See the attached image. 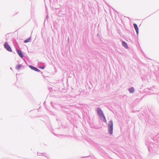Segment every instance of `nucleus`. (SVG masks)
Instances as JSON below:
<instances>
[{
    "instance_id": "f257e3e1",
    "label": "nucleus",
    "mask_w": 159,
    "mask_h": 159,
    "mask_svg": "<svg viewBox=\"0 0 159 159\" xmlns=\"http://www.w3.org/2000/svg\"><path fill=\"white\" fill-rule=\"evenodd\" d=\"M145 144L147 146L150 154L156 152V149L158 148V145L157 144L147 140L145 142Z\"/></svg>"
},
{
    "instance_id": "f03ea898",
    "label": "nucleus",
    "mask_w": 159,
    "mask_h": 159,
    "mask_svg": "<svg viewBox=\"0 0 159 159\" xmlns=\"http://www.w3.org/2000/svg\"><path fill=\"white\" fill-rule=\"evenodd\" d=\"M97 114L100 119L105 123L107 122V120L103 112L102 109L98 107L97 108Z\"/></svg>"
},
{
    "instance_id": "7ed1b4c3",
    "label": "nucleus",
    "mask_w": 159,
    "mask_h": 159,
    "mask_svg": "<svg viewBox=\"0 0 159 159\" xmlns=\"http://www.w3.org/2000/svg\"><path fill=\"white\" fill-rule=\"evenodd\" d=\"M113 124L112 120H110L108 122V130L109 134L112 135L113 133Z\"/></svg>"
},
{
    "instance_id": "20e7f679",
    "label": "nucleus",
    "mask_w": 159,
    "mask_h": 159,
    "mask_svg": "<svg viewBox=\"0 0 159 159\" xmlns=\"http://www.w3.org/2000/svg\"><path fill=\"white\" fill-rule=\"evenodd\" d=\"M4 48L8 52H11L12 51L10 45L8 44V42L6 41L4 43Z\"/></svg>"
},
{
    "instance_id": "39448f33",
    "label": "nucleus",
    "mask_w": 159,
    "mask_h": 159,
    "mask_svg": "<svg viewBox=\"0 0 159 159\" xmlns=\"http://www.w3.org/2000/svg\"><path fill=\"white\" fill-rule=\"evenodd\" d=\"M155 121V117L153 116H148V123L153 125Z\"/></svg>"
},
{
    "instance_id": "423d86ee",
    "label": "nucleus",
    "mask_w": 159,
    "mask_h": 159,
    "mask_svg": "<svg viewBox=\"0 0 159 159\" xmlns=\"http://www.w3.org/2000/svg\"><path fill=\"white\" fill-rule=\"evenodd\" d=\"M46 125L47 127H48V129L54 135H56V134H55L54 131V130L52 129V125L50 124V122H48L47 124Z\"/></svg>"
},
{
    "instance_id": "0eeeda50",
    "label": "nucleus",
    "mask_w": 159,
    "mask_h": 159,
    "mask_svg": "<svg viewBox=\"0 0 159 159\" xmlns=\"http://www.w3.org/2000/svg\"><path fill=\"white\" fill-rule=\"evenodd\" d=\"M16 50L19 56L21 58H22L25 56V55L24 54L22 51L21 50H19L17 48H16Z\"/></svg>"
},
{
    "instance_id": "6e6552de",
    "label": "nucleus",
    "mask_w": 159,
    "mask_h": 159,
    "mask_svg": "<svg viewBox=\"0 0 159 159\" xmlns=\"http://www.w3.org/2000/svg\"><path fill=\"white\" fill-rule=\"evenodd\" d=\"M29 66L31 70H34L35 71L38 72H41V73H43V72H42L41 71L39 70L35 66H34L31 65H29Z\"/></svg>"
},
{
    "instance_id": "1a4fd4ad",
    "label": "nucleus",
    "mask_w": 159,
    "mask_h": 159,
    "mask_svg": "<svg viewBox=\"0 0 159 159\" xmlns=\"http://www.w3.org/2000/svg\"><path fill=\"white\" fill-rule=\"evenodd\" d=\"M133 26L136 30L137 35L138 36L139 34V29L136 23L133 24Z\"/></svg>"
},
{
    "instance_id": "9d476101",
    "label": "nucleus",
    "mask_w": 159,
    "mask_h": 159,
    "mask_svg": "<svg viewBox=\"0 0 159 159\" xmlns=\"http://www.w3.org/2000/svg\"><path fill=\"white\" fill-rule=\"evenodd\" d=\"M40 154H42V156L45 157V159H49V158L48 157V155L46 153L43 152V153H40L39 152H37V155L38 156H40Z\"/></svg>"
},
{
    "instance_id": "9b49d317",
    "label": "nucleus",
    "mask_w": 159,
    "mask_h": 159,
    "mask_svg": "<svg viewBox=\"0 0 159 159\" xmlns=\"http://www.w3.org/2000/svg\"><path fill=\"white\" fill-rule=\"evenodd\" d=\"M155 127V129L154 130L157 134H159V125H154Z\"/></svg>"
},
{
    "instance_id": "f8f14e48",
    "label": "nucleus",
    "mask_w": 159,
    "mask_h": 159,
    "mask_svg": "<svg viewBox=\"0 0 159 159\" xmlns=\"http://www.w3.org/2000/svg\"><path fill=\"white\" fill-rule=\"evenodd\" d=\"M122 44L123 47H124L125 49H128L129 47L127 43L124 41H122Z\"/></svg>"
},
{
    "instance_id": "ddd939ff",
    "label": "nucleus",
    "mask_w": 159,
    "mask_h": 159,
    "mask_svg": "<svg viewBox=\"0 0 159 159\" xmlns=\"http://www.w3.org/2000/svg\"><path fill=\"white\" fill-rule=\"evenodd\" d=\"M13 44L16 49V48H17V47H19L18 43L16 40L13 41Z\"/></svg>"
},
{
    "instance_id": "4468645a",
    "label": "nucleus",
    "mask_w": 159,
    "mask_h": 159,
    "mask_svg": "<svg viewBox=\"0 0 159 159\" xmlns=\"http://www.w3.org/2000/svg\"><path fill=\"white\" fill-rule=\"evenodd\" d=\"M128 90L130 93H134L135 89L133 87H131L128 89Z\"/></svg>"
},
{
    "instance_id": "2eb2a0df",
    "label": "nucleus",
    "mask_w": 159,
    "mask_h": 159,
    "mask_svg": "<svg viewBox=\"0 0 159 159\" xmlns=\"http://www.w3.org/2000/svg\"><path fill=\"white\" fill-rule=\"evenodd\" d=\"M31 36L29 38H27L24 41V43H27L29 42H31Z\"/></svg>"
},
{
    "instance_id": "dca6fc26",
    "label": "nucleus",
    "mask_w": 159,
    "mask_h": 159,
    "mask_svg": "<svg viewBox=\"0 0 159 159\" xmlns=\"http://www.w3.org/2000/svg\"><path fill=\"white\" fill-rule=\"evenodd\" d=\"M22 66V65L21 64H18L16 66V69L17 70H19L20 68Z\"/></svg>"
},
{
    "instance_id": "f3484780",
    "label": "nucleus",
    "mask_w": 159,
    "mask_h": 159,
    "mask_svg": "<svg viewBox=\"0 0 159 159\" xmlns=\"http://www.w3.org/2000/svg\"><path fill=\"white\" fill-rule=\"evenodd\" d=\"M38 67L40 69H43L45 68V66H39Z\"/></svg>"
},
{
    "instance_id": "a211bd4d",
    "label": "nucleus",
    "mask_w": 159,
    "mask_h": 159,
    "mask_svg": "<svg viewBox=\"0 0 159 159\" xmlns=\"http://www.w3.org/2000/svg\"><path fill=\"white\" fill-rule=\"evenodd\" d=\"M100 35V33L99 32H98L97 34V36L98 37V38L99 39V38H100V37L99 36Z\"/></svg>"
},
{
    "instance_id": "6ab92c4d",
    "label": "nucleus",
    "mask_w": 159,
    "mask_h": 159,
    "mask_svg": "<svg viewBox=\"0 0 159 159\" xmlns=\"http://www.w3.org/2000/svg\"><path fill=\"white\" fill-rule=\"evenodd\" d=\"M143 56H144L145 57H146V58H147V59H149L148 58H147V57L146 56H145V54L144 53H143Z\"/></svg>"
},
{
    "instance_id": "aec40b11",
    "label": "nucleus",
    "mask_w": 159,
    "mask_h": 159,
    "mask_svg": "<svg viewBox=\"0 0 159 159\" xmlns=\"http://www.w3.org/2000/svg\"><path fill=\"white\" fill-rule=\"evenodd\" d=\"M51 106H52L53 107H54V106H53V104H52V102H51Z\"/></svg>"
},
{
    "instance_id": "412c9836",
    "label": "nucleus",
    "mask_w": 159,
    "mask_h": 159,
    "mask_svg": "<svg viewBox=\"0 0 159 159\" xmlns=\"http://www.w3.org/2000/svg\"><path fill=\"white\" fill-rule=\"evenodd\" d=\"M93 159H97L95 157H94L93 158Z\"/></svg>"
},
{
    "instance_id": "4be33fe9",
    "label": "nucleus",
    "mask_w": 159,
    "mask_h": 159,
    "mask_svg": "<svg viewBox=\"0 0 159 159\" xmlns=\"http://www.w3.org/2000/svg\"><path fill=\"white\" fill-rule=\"evenodd\" d=\"M89 157V156L84 157H83V158L87 157Z\"/></svg>"
},
{
    "instance_id": "5701e85b",
    "label": "nucleus",
    "mask_w": 159,
    "mask_h": 159,
    "mask_svg": "<svg viewBox=\"0 0 159 159\" xmlns=\"http://www.w3.org/2000/svg\"><path fill=\"white\" fill-rule=\"evenodd\" d=\"M42 63V62H38V63L40 64V63Z\"/></svg>"
},
{
    "instance_id": "b1692460",
    "label": "nucleus",
    "mask_w": 159,
    "mask_h": 159,
    "mask_svg": "<svg viewBox=\"0 0 159 159\" xmlns=\"http://www.w3.org/2000/svg\"><path fill=\"white\" fill-rule=\"evenodd\" d=\"M68 42H69V37H68Z\"/></svg>"
},
{
    "instance_id": "393cba45",
    "label": "nucleus",
    "mask_w": 159,
    "mask_h": 159,
    "mask_svg": "<svg viewBox=\"0 0 159 159\" xmlns=\"http://www.w3.org/2000/svg\"><path fill=\"white\" fill-rule=\"evenodd\" d=\"M112 9L114 11H115V10L113 8H112Z\"/></svg>"
},
{
    "instance_id": "a878e982",
    "label": "nucleus",
    "mask_w": 159,
    "mask_h": 159,
    "mask_svg": "<svg viewBox=\"0 0 159 159\" xmlns=\"http://www.w3.org/2000/svg\"><path fill=\"white\" fill-rule=\"evenodd\" d=\"M48 15H47V19L48 18Z\"/></svg>"
},
{
    "instance_id": "bb28decb",
    "label": "nucleus",
    "mask_w": 159,
    "mask_h": 159,
    "mask_svg": "<svg viewBox=\"0 0 159 159\" xmlns=\"http://www.w3.org/2000/svg\"><path fill=\"white\" fill-rule=\"evenodd\" d=\"M10 69H11V70H12V68H11H11H10Z\"/></svg>"
},
{
    "instance_id": "cd10ccee",
    "label": "nucleus",
    "mask_w": 159,
    "mask_h": 159,
    "mask_svg": "<svg viewBox=\"0 0 159 159\" xmlns=\"http://www.w3.org/2000/svg\"><path fill=\"white\" fill-rule=\"evenodd\" d=\"M43 76L44 77V76L43 75Z\"/></svg>"
}]
</instances>
